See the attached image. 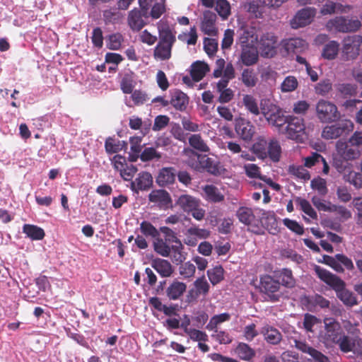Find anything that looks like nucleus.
Instances as JSON below:
<instances>
[{
  "instance_id": "f257e3e1",
  "label": "nucleus",
  "mask_w": 362,
  "mask_h": 362,
  "mask_svg": "<svg viewBox=\"0 0 362 362\" xmlns=\"http://www.w3.org/2000/svg\"><path fill=\"white\" fill-rule=\"evenodd\" d=\"M315 115L322 123H332L341 117L337 105L331 101L320 99L315 105Z\"/></svg>"
},
{
  "instance_id": "f03ea898",
  "label": "nucleus",
  "mask_w": 362,
  "mask_h": 362,
  "mask_svg": "<svg viewBox=\"0 0 362 362\" xmlns=\"http://www.w3.org/2000/svg\"><path fill=\"white\" fill-rule=\"evenodd\" d=\"M261 113L269 124L279 128L287 124L289 118L284 115L281 110L268 100L261 101Z\"/></svg>"
},
{
  "instance_id": "7ed1b4c3",
  "label": "nucleus",
  "mask_w": 362,
  "mask_h": 362,
  "mask_svg": "<svg viewBox=\"0 0 362 362\" xmlns=\"http://www.w3.org/2000/svg\"><path fill=\"white\" fill-rule=\"evenodd\" d=\"M197 160L192 159L189 161V165L197 170H205L209 174L219 175L222 173L223 168L220 162L209 157L206 155L195 153Z\"/></svg>"
},
{
  "instance_id": "20e7f679",
  "label": "nucleus",
  "mask_w": 362,
  "mask_h": 362,
  "mask_svg": "<svg viewBox=\"0 0 362 362\" xmlns=\"http://www.w3.org/2000/svg\"><path fill=\"white\" fill-rule=\"evenodd\" d=\"M314 271L317 277L331 287L337 294L344 291L346 287L345 282L337 275L329 271L315 265Z\"/></svg>"
},
{
  "instance_id": "39448f33",
  "label": "nucleus",
  "mask_w": 362,
  "mask_h": 362,
  "mask_svg": "<svg viewBox=\"0 0 362 362\" xmlns=\"http://www.w3.org/2000/svg\"><path fill=\"white\" fill-rule=\"evenodd\" d=\"M353 128L354 124L351 120H340L335 124L324 127L322 131V137L325 139H335L352 131Z\"/></svg>"
},
{
  "instance_id": "423d86ee",
  "label": "nucleus",
  "mask_w": 362,
  "mask_h": 362,
  "mask_svg": "<svg viewBox=\"0 0 362 362\" xmlns=\"http://www.w3.org/2000/svg\"><path fill=\"white\" fill-rule=\"evenodd\" d=\"M322 258V263L329 266L338 273L344 272L342 266L349 271L354 269L352 260L344 254H337L334 257L325 255Z\"/></svg>"
},
{
  "instance_id": "0eeeda50",
  "label": "nucleus",
  "mask_w": 362,
  "mask_h": 362,
  "mask_svg": "<svg viewBox=\"0 0 362 362\" xmlns=\"http://www.w3.org/2000/svg\"><path fill=\"white\" fill-rule=\"evenodd\" d=\"M362 45V37L352 35L345 37L343 40L342 57L345 60L356 59L360 52Z\"/></svg>"
},
{
  "instance_id": "6e6552de",
  "label": "nucleus",
  "mask_w": 362,
  "mask_h": 362,
  "mask_svg": "<svg viewBox=\"0 0 362 362\" xmlns=\"http://www.w3.org/2000/svg\"><path fill=\"white\" fill-rule=\"evenodd\" d=\"M361 23L358 19H349L343 16L336 17L329 21L327 26L329 28H334L338 32L349 33L355 32L359 29Z\"/></svg>"
},
{
  "instance_id": "1a4fd4ad",
  "label": "nucleus",
  "mask_w": 362,
  "mask_h": 362,
  "mask_svg": "<svg viewBox=\"0 0 362 362\" xmlns=\"http://www.w3.org/2000/svg\"><path fill=\"white\" fill-rule=\"evenodd\" d=\"M240 222L248 226V230L254 233L259 234V221L256 218L251 208L240 206L236 211Z\"/></svg>"
},
{
  "instance_id": "9d476101",
  "label": "nucleus",
  "mask_w": 362,
  "mask_h": 362,
  "mask_svg": "<svg viewBox=\"0 0 362 362\" xmlns=\"http://www.w3.org/2000/svg\"><path fill=\"white\" fill-rule=\"evenodd\" d=\"M277 37L271 33L263 34L259 41L258 47L263 57H273L276 53Z\"/></svg>"
},
{
  "instance_id": "9b49d317",
  "label": "nucleus",
  "mask_w": 362,
  "mask_h": 362,
  "mask_svg": "<svg viewBox=\"0 0 362 362\" xmlns=\"http://www.w3.org/2000/svg\"><path fill=\"white\" fill-rule=\"evenodd\" d=\"M337 156L345 161L354 160L361 156L359 148L352 146L348 141L339 140L336 144Z\"/></svg>"
},
{
  "instance_id": "f8f14e48",
  "label": "nucleus",
  "mask_w": 362,
  "mask_h": 362,
  "mask_svg": "<svg viewBox=\"0 0 362 362\" xmlns=\"http://www.w3.org/2000/svg\"><path fill=\"white\" fill-rule=\"evenodd\" d=\"M316 14L315 8L307 7L298 11L291 21V25L294 29L309 25Z\"/></svg>"
},
{
  "instance_id": "ddd939ff",
  "label": "nucleus",
  "mask_w": 362,
  "mask_h": 362,
  "mask_svg": "<svg viewBox=\"0 0 362 362\" xmlns=\"http://www.w3.org/2000/svg\"><path fill=\"white\" fill-rule=\"evenodd\" d=\"M305 129V125L303 118L289 117L286 127V133L289 139L298 140Z\"/></svg>"
},
{
  "instance_id": "4468645a",
  "label": "nucleus",
  "mask_w": 362,
  "mask_h": 362,
  "mask_svg": "<svg viewBox=\"0 0 362 362\" xmlns=\"http://www.w3.org/2000/svg\"><path fill=\"white\" fill-rule=\"evenodd\" d=\"M324 323L327 341L335 343L337 341L339 337L344 333L340 324L333 318H325Z\"/></svg>"
},
{
  "instance_id": "2eb2a0df",
  "label": "nucleus",
  "mask_w": 362,
  "mask_h": 362,
  "mask_svg": "<svg viewBox=\"0 0 362 362\" xmlns=\"http://www.w3.org/2000/svg\"><path fill=\"white\" fill-rule=\"evenodd\" d=\"M216 15L211 11H205L203 13V19L201 23V30L207 35H216Z\"/></svg>"
},
{
  "instance_id": "dca6fc26",
  "label": "nucleus",
  "mask_w": 362,
  "mask_h": 362,
  "mask_svg": "<svg viewBox=\"0 0 362 362\" xmlns=\"http://www.w3.org/2000/svg\"><path fill=\"white\" fill-rule=\"evenodd\" d=\"M150 202L157 204L160 208H168L172 204L170 194L164 189L153 190L148 194Z\"/></svg>"
},
{
  "instance_id": "f3484780",
  "label": "nucleus",
  "mask_w": 362,
  "mask_h": 362,
  "mask_svg": "<svg viewBox=\"0 0 362 362\" xmlns=\"http://www.w3.org/2000/svg\"><path fill=\"white\" fill-rule=\"evenodd\" d=\"M258 59V51L254 45L243 46L240 60L244 65L247 66L255 65L257 63Z\"/></svg>"
},
{
  "instance_id": "a211bd4d",
  "label": "nucleus",
  "mask_w": 362,
  "mask_h": 362,
  "mask_svg": "<svg viewBox=\"0 0 362 362\" xmlns=\"http://www.w3.org/2000/svg\"><path fill=\"white\" fill-rule=\"evenodd\" d=\"M261 293L264 294L274 293L279 291L280 288V282L279 280L274 279L269 274L263 275L260 277L258 286Z\"/></svg>"
},
{
  "instance_id": "6ab92c4d",
  "label": "nucleus",
  "mask_w": 362,
  "mask_h": 362,
  "mask_svg": "<svg viewBox=\"0 0 362 362\" xmlns=\"http://www.w3.org/2000/svg\"><path fill=\"white\" fill-rule=\"evenodd\" d=\"M235 132L243 140L248 141L252 139L255 127L250 122L241 119L236 122Z\"/></svg>"
},
{
  "instance_id": "aec40b11",
  "label": "nucleus",
  "mask_w": 362,
  "mask_h": 362,
  "mask_svg": "<svg viewBox=\"0 0 362 362\" xmlns=\"http://www.w3.org/2000/svg\"><path fill=\"white\" fill-rule=\"evenodd\" d=\"M153 183L151 175L147 172L140 173L134 181L131 182V189L135 192L149 189Z\"/></svg>"
},
{
  "instance_id": "412c9836",
  "label": "nucleus",
  "mask_w": 362,
  "mask_h": 362,
  "mask_svg": "<svg viewBox=\"0 0 362 362\" xmlns=\"http://www.w3.org/2000/svg\"><path fill=\"white\" fill-rule=\"evenodd\" d=\"M143 17L144 12L138 8H134L129 12L127 22L133 31H139L146 25Z\"/></svg>"
},
{
  "instance_id": "4be33fe9",
  "label": "nucleus",
  "mask_w": 362,
  "mask_h": 362,
  "mask_svg": "<svg viewBox=\"0 0 362 362\" xmlns=\"http://www.w3.org/2000/svg\"><path fill=\"white\" fill-rule=\"evenodd\" d=\"M305 41L301 38H289L281 42V47L286 54L298 53L305 47Z\"/></svg>"
},
{
  "instance_id": "5701e85b",
  "label": "nucleus",
  "mask_w": 362,
  "mask_h": 362,
  "mask_svg": "<svg viewBox=\"0 0 362 362\" xmlns=\"http://www.w3.org/2000/svg\"><path fill=\"white\" fill-rule=\"evenodd\" d=\"M200 200L189 194H182L180 195L176 204L183 211L189 214L192 209H195V207L199 206Z\"/></svg>"
},
{
  "instance_id": "b1692460",
  "label": "nucleus",
  "mask_w": 362,
  "mask_h": 362,
  "mask_svg": "<svg viewBox=\"0 0 362 362\" xmlns=\"http://www.w3.org/2000/svg\"><path fill=\"white\" fill-rule=\"evenodd\" d=\"M175 180V170L172 167L163 168L156 177V182L160 187H166Z\"/></svg>"
},
{
  "instance_id": "393cba45",
  "label": "nucleus",
  "mask_w": 362,
  "mask_h": 362,
  "mask_svg": "<svg viewBox=\"0 0 362 362\" xmlns=\"http://www.w3.org/2000/svg\"><path fill=\"white\" fill-rule=\"evenodd\" d=\"M261 334L264 340L269 344L277 345L282 339V334L276 329L270 325H266L262 328Z\"/></svg>"
},
{
  "instance_id": "a878e982",
  "label": "nucleus",
  "mask_w": 362,
  "mask_h": 362,
  "mask_svg": "<svg viewBox=\"0 0 362 362\" xmlns=\"http://www.w3.org/2000/svg\"><path fill=\"white\" fill-rule=\"evenodd\" d=\"M189 103L188 96L181 90H176L172 93L170 104L173 107L180 111L186 110Z\"/></svg>"
},
{
  "instance_id": "bb28decb",
  "label": "nucleus",
  "mask_w": 362,
  "mask_h": 362,
  "mask_svg": "<svg viewBox=\"0 0 362 362\" xmlns=\"http://www.w3.org/2000/svg\"><path fill=\"white\" fill-rule=\"evenodd\" d=\"M153 268L163 277L170 276L173 272L171 264L166 259L157 258L152 262Z\"/></svg>"
},
{
  "instance_id": "cd10ccee",
  "label": "nucleus",
  "mask_w": 362,
  "mask_h": 362,
  "mask_svg": "<svg viewBox=\"0 0 362 362\" xmlns=\"http://www.w3.org/2000/svg\"><path fill=\"white\" fill-rule=\"evenodd\" d=\"M209 71V67L207 64L203 62H196L192 64L190 75L193 81L198 82L201 81Z\"/></svg>"
},
{
  "instance_id": "c85d7f7f",
  "label": "nucleus",
  "mask_w": 362,
  "mask_h": 362,
  "mask_svg": "<svg viewBox=\"0 0 362 362\" xmlns=\"http://www.w3.org/2000/svg\"><path fill=\"white\" fill-rule=\"evenodd\" d=\"M281 156V147L279 141L276 139H270L268 144L266 158H269L272 161L277 163Z\"/></svg>"
},
{
  "instance_id": "c756f323",
  "label": "nucleus",
  "mask_w": 362,
  "mask_h": 362,
  "mask_svg": "<svg viewBox=\"0 0 362 362\" xmlns=\"http://www.w3.org/2000/svg\"><path fill=\"white\" fill-rule=\"evenodd\" d=\"M173 45L158 41L153 51L155 59L168 60L171 57V52Z\"/></svg>"
},
{
  "instance_id": "7c9ffc66",
  "label": "nucleus",
  "mask_w": 362,
  "mask_h": 362,
  "mask_svg": "<svg viewBox=\"0 0 362 362\" xmlns=\"http://www.w3.org/2000/svg\"><path fill=\"white\" fill-rule=\"evenodd\" d=\"M235 352L240 359L245 361H250L255 356V351L251 348L247 344L240 342Z\"/></svg>"
},
{
  "instance_id": "2f4dec72",
  "label": "nucleus",
  "mask_w": 362,
  "mask_h": 362,
  "mask_svg": "<svg viewBox=\"0 0 362 362\" xmlns=\"http://www.w3.org/2000/svg\"><path fill=\"white\" fill-rule=\"evenodd\" d=\"M206 200L209 202L219 203L224 200V195L214 185H208L204 188Z\"/></svg>"
},
{
  "instance_id": "473e14b6",
  "label": "nucleus",
  "mask_w": 362,
  "mask_h": 362,
  "mask_svg": "<svg viewBox=\"0 0 362 362\" xmlns=\"http://www.w3.org/2000/svg\"><path fill=\"white\" fill-rule=\"evenodd\" d=\"M23 233L33 240H42L45 235L44 230L35 225L25 224L23 226Z\"/></svg>"
},
{
  "instance_id": "72a5a7b5",
  "label": "nucleus",
  "mask_w": 362,
  "mask_h": 362,
  "mask_svg": "<svg viewBox=\"0 0 362 362\" xmlns=\"http://www.w3.org/2000/svg\"><path fill=\"white\" fill-rule=\"evenodd\" d=\"M158 37L161 42L174 45L176 42L175 34L173 32L169 25L163 27L158 26Z\"/></svg>"
},
{
  "instance_id": "f704fd0d",
  "label": "nucleus",
  "mask_w": 362,
  "mask_h": 362,
  "mask_svg": "<svg viewBox=\"0 0 362 362\" xmlns=\"http://www.w3.org/2000/svg\"><path fill=\"white\" fill-rule=\"evenodd\" d=\"M269 142L263 137L259 136L253 144L252 150L253 153L260 159L266 158Z\"/></svg>"
},
{
  "instance_id": "c9c22d12",
  "label": "nucleus",
  "mask_w": 362,
  "mask_h": 362,
  "mask_svg": "<svg viewBox=\"0 0 362 362\" xmlns=\"http://www.w3.org/2000/svg\"><path fill=\"white\" fill-rule=\"evenodd\" d=\"M243 105L249 112L255 116L261 113V107H259L256 98L252 95H243Z\"/></svg>"
},
{
  "instance_id": "e433bc0d",
  "label": "nucleus",
  "mask_w": 362,
  "mask_h": 362,
  "mask_svg": "<svg viewBox=\"0 0 362 362\" xmlns=\"http://www.w3.org/2000/svg\"><path fill=\"white\" fill-rule=\"evenodd\" d=\"M339 44L334 40H332L326 44L322 52V57L328 60H332L336 58L339 53Z\"/></svg>"
},
{
  "instance_id": "4c0bfd02",
  "label": "nucleus",
  "mask_w": 362,
  "mask_h": 362,
  "mask_svg": "<svg viewBox=\"0 0 362 362\" xmlns=\"http://www.w3.org/2000/svg\"><path fill=\"white\" fill-rule=\"evenodd\" d=\"M240 80L246 87L252 88L257 83L258 78L254 69L247 68L243 69Z\"/></svg>"
},
{
  "instance_id": "58836bf2",
  "label": "nucleus",
  "mask_w": 362,
  "mask_h": 362,
  "mask_svg": "<svg viewBox=\"0 0 362 362\" xmlns=\"http://www.w3.org/2000/svg\"><path fill=\"white\" fill-rule=\"evenodd\" d=\"M103 21L106 25L119 23L123 18V15L116 8H109L103 12Z\"/></svg>"
},
{
  "instance_id": "ea45409f",
  "label": "nucleus",
  "mask_w": 362,
  "mask_h": 362,
  "mask_svg": "<svg viewBox=\"0 0 362 362\" xmlns=\"http://www.w3.org/2000/svg\"><path fill=\"white\" fill-rule=\"evenodd\" d=\"M334 344H337L340 350L344 353L351 351L355 346V340L350 336L343 333L338 338L337 341Z\"/></svg>"
},
{
  "instance_id": "a19ab883",
  "label": "nucleus",
  "mask_w": 362,
  "mask_h": 362,
  "mask_svg": "<svg viewBox=\"0 0 362 362\" xmlns=\"http://www.w3.org/2000/svg\"><path fill=\"white\" fill-rule=\"evenodd\" d=\"M189 144L193 148L201 152H209L210 150L207 144L199 134L191 135L189 138Z\"/></svg>"
},
{
  "instance_id": "79ce46f5",
  "label": "nucleus",
  "mask_w": 362,
  "mask_h": 362,
  "mask_svg": "<svg viewBox=\"0 0 362 362\" xmlns=\"http://www.w3.org/2000/svg\"><path fill=\"white\" fill-rule=\"evenodd\" d=\"M127 145L124 141H116L112 137H107L105 142V148L108 154L116 153L122 151Z\"/></svg>"
},
{
  "instance_id": "37998d69",
  "label": "nucleus",
  "mask_w": 362,
  "mask_h": 362,
  "mask_svg": "<svg viewBox=\"0 0 362 362\" xmlns=\"http://www.w3.org/2000/svg\"><path fill=\"white\" fill-rule=\"evenodd\" d=\"M139 229L143 236L146 238L151 237L156 239L160 235L159 231L151 223L147 221H143L140 223Z\"/></svg>"
},
{
  "instance_id": "c03bdc74",
  "label": "nucleus",
  "mask_w": 362,
  "mask_h": 362,
  "mask_svg": "<svg viewBox=\"0 0 362 362\" xmlns=\"http://www.w3.org/2000/svg\"><path fill=\"white\" fill-rule=\"evenodd\" d=\"M288 173L296 178L303 180H308L310 179L309 172L302 165H292L288 167Z\"/></svg>"
},
{
  "instance_id": "a18cd8bd",
  "label": "nucleus",
  "mask_w": 362,
  "mask_h": 362,
  "mask_svg": "<svg viewBox=\"0 0 362 362\" xmlns=\"http://www.w3.org/2000/svg\"><path fill=\"white\" fill-rule=\"evenodd\" d=\"M296 202L297 205L299 206L300 210H302L305 214L313 219H317V214L308 200L300 197H297L296 199Z\"/></svg>"
},
{
  "instance_id": "49530a36",
  "label": "nucleus",
  "mask_w": 362,
  "mask_h": 362,
  "mask_svg": "<svg viewBox=\"0 0 362 362\" xmlns=\"http://www.w3.org/2000/svg\"><path fill=\"white\" fill-rule=\"evenodd\" d=\"M153 248L156 253L163 257H168L170 254V246L159 236L153 242Z\"/></svg>"
},
{
  "instance_id": "de8ad7c7",
  "label": "nucleus",
  "mask_w": 362,
  "mask_h": 362,
  "mask_svg": "<svg viewBox=\"0 0 362 362\" xmlns=\"http://www.w3.org/2000/svg\"><path fill=\"white\" fill-rule=\"evenodd\" d=\"M224 270L221 266H216L207 271L209 281L213 285H216L223 279Z\"/></svg>"
},
{
  "instance_id": "09e8293b",
  "label": "nucleus",
  "mask_w": 362,
  "mask_h": 362,
  "mask_svg": "<svg viewBox=\"0 0 362 362\" xmlns=\"http://www.w3.org/2000/svg\"><path fill=\"white\" fill-rule=\"evenodd\" d=\"M298 86L297 78L293 76H286L281 84V90L283 93L294 91Z\"/></svg>"
},
{
  "instance_id": "8fccbe9b",
  "label": "nucleus",
  "mask_w": 362,
  "mask_h": 362,
  "mask_svg": "<svg viewBox=\"0 0 362 362\" xmlns=\"http://www.w3.org/2000/svg\"><path fill=\"white\" fill-rule=\"evenodd\" d=\"M279 278L281 279V284L287 288H292L295 286L296 281L292 271L289 269H283Z\"/></svg>"
},
{
  "instance_id": "3c124183",
  "label": "nucleus",
  "mask_w": 362,
  "mask_h": 362,
  "mask_svg": "<svg viewBox=\"0 0 362 362\" xmlns=\"http://www.w3.org/2000/svg\"><path fill=\"white\" fill-rule=\"evenodd\" d=\"M123 40L124 38L121 33H113L108 36L107 47L112 50H118L120 49Z\"/></svg>"
},
{
  "instance_id": "603ef678",
  "label": "nucleus",
  "mask_w": 362,
  "mask_h": 362,
  "mask_svg": "<svg viewBox=\"0 0 362 362\" xmlns=\"http://www.w3.org/2000/svg\"><path fill=\"white\" fill-rule=\"evenodd\" d=\"M215 9L223 19H226L230 13V6L226 0H216Z\"/></svg>"
},
{
  "instance_id": "864d4df0",
  "label": "nucleus",
  "mask_w": 362,
  "mask_h": 362,
  "mask_svg": "<svg viewBox=\"0 0 362 362\" xmlns=\"http://www.w3.org/2000/svg\"><path fill=\"white\" fill-rule=\"evenodd\" d=\"M336 11H344V6L340 4L332 1H327L321 8V13L322 15L332 14Z\"/></svg>"
},
{
  "instance_id": "5fc2aeb1",
  "label": "nucleus",
  "mask_w": 362,
  "mask_h": 362,
  "mask_svg": "<svg viewBox=\"0 0 362 362\" xmlns=\"http://www.w3.org/2000/svg\"><path fill=\"white\" fill-rule=\"evenodd\" d=\"M332 89V84L329 79H324L319 82L315 87L317 95L325 96Z\"/></svg>"
},
{
  "instance_id": "6e6d98bb",
  "label": "nucleus",
  "mask_w": 362,
  "mask_h": 362,
  "mask_svg": "<svg viewBox=\"0 0 362 362\" xmlns=\"http://www.w3.org/2000/svg\"><path fill=\"white\" fill-rule=\"evenodd\" d=\"M257 37H254V31L252 30L242 29V33L239 37V41L241 47L250 45V42L253 43L255 40H257Z\"/></svg>"
},
{
  "instance_id": "4d7b16f0",
  "label": "nucleus",
  "mask_w": 362,
  "mask_h": 362,
  "mask_svg": "<svg viewBox=\"0 0 362 362\" xmlns=\"http://www.w3.org/2000/svg\"><path fill=\"white\" fill-rule=\"evenodd\" d=\"M161 158V154L158 153L156 148L153 147H147L145 148L142 151L140 158L142 161H149L153 159H160Z\"/></svg>"
},
{
  "instance_id": "13d9d810",
  "label": "nucleus",
  "mask_w": 362,
  "mask_h": 362,
  "mask_svg": "<svg viewBox=\"0 0 362 362\" xmlns=\"http://www.w3.org/2000/svg\"><path fill=\"white\" fill-rule=\"evenodd\" d=\"M204 48L209 57L214 56L218 50L217 40L212 38H205L204 40Z\"/></svg>"
},
{
  "instance_id": "bf43d9fd",
  "label": "nucleus",
  "mask_w": 362,
  "mask_h": 362,
  "mask_svg": "<svg viewBox=\"0 0 362 362\" xmlns=\"http://www.w3.org/2000/svg\"><path fill=\"white\" fill-rule=\"evenodd\" d=\"M283 223L285 226L297 235L303 234L304 229L303 226L300 225L296 221L286 218L283 219Z\"/></svg>"
},
{
  "instance_id": "052dcab7",
  "label": "nucleus",
  "mask_w": 362,
  "mask_h": 362,
  "mask_svg": "<svg viewBox=\"0 0 362 362\" xmlns=\"http://www.w3.org/2000/svg\"><path fill=\"white\" fill-rule=\"evenodd\" d=\"M187 234L194 235L199 239H206L210 235V231L205 228H199L197 226H192L187 230Z\"/></svg>"
},
{
  "instance_id": "680f3d73",
  "label": "nucleus",
  "mask_w": 362,
  "mask_h": 362,
  "mask_svg": "<svg viewBox=\"0 0 362 362\" xmlns=\"http://www.w3.org/2000/svg\"><path fill=\"white\" fill-rule=\"evenodd\" d=\"M165 11V4L163 2H156L152 6L148 16H151L153 19H158Z\"/></svg>"
},
{
  "instance_id": "e2e57ef3",
  "label": "nucleus",
  "mask_w": 362,
  "mask_h": 362,
  "mask_svg": "<svg viewBox=\"0 0 362 362\" xmlns=\"http://www.w3.org/2000/svg\"><path fill=\"white\" fill-rule=\"evenodd\" d=\"M91 41L94 47L100 49L103 45V35L100 28L97 27L93 30Z\"/></svg>"
},
{
  "instance_id": "0e129e2a",
  "label": "nucleus",
  "mask_w": 362,
  "mask_h": 362,
  "mask_svg": "<svg viewBox=\"0 0 362 362\" xmlns=\"http://www.w3.org/2000/svg\"><path fill=\"white\" fill-rule=\"evenodd\" d=\"M186 285L185 284L178 281H174L168 288L167 294H183V293L186 291Z\"/></svg>"
},
{
  "instance_id": "69168bd1",
  "label": "nucleus",
  "mask_w": 362,
  "mask_h": 362,
  "mask_svg": "<svg viewBox=\"0 0 362 362\" xmlns=\"http://www.w3.org/2000/svg\"><path fill=\"white\" fill-rule=\"evenodd\" d=\"M131 98L135 105H143L149 100L148 95L141 90L132 91Z\"/></svg>"
},
{
  "instance_id": "338daca9",
  "label": "nucleus",
  "mask_w": 362,
  "mask_h": 362,
  "mask_svg": "<svg viewBox=\"0 0 362 362\" xmlns=\"http://www.w3.org/2000/svg\"><path fill=\"white\" fill-rule=\"evenodd\" d=\"M134 81L132 77L129 75H125L120 82V88L124 93H132L134 89Z\"/></svg>"
},
{
  "instance_id": "774afa93",
  "label": "nucleus",
  "mask_w": 362,
  "mask_h": 362,
  "mask_svg": "<svg viewBox=\"0 0 362 362\" xmlns=\"http://www.w3.org/2000/svg\"><path fill=\"white\" fill-rule=\"evenodd\" d=\"M346 180L353 185L356 188L362 187V174L354 171H351L347 175Z\"/></svg>"
}]
</instances>
